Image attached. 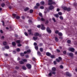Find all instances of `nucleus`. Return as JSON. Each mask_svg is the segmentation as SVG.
Masks as SVG:
<instances>
[{
	"mask_svg": "<svg viewBox=\"0 0 77 77\" xmlns=\"http://www.w3.org/2000/svg\"><path fill=\"white\" fill-rule=\"evenodd\" d=\"M13 16L14 17H16L17 20H18V19H19V18H20V17L19 16H17L16 15V14H13Z\"/></svg>",
	"mask_w": 77,
	"mask_h": 77,
	"instance_id": "f257e3e1",
	"label": "nucleus"
},
{
	"mask_svg": "<svg viewBox=\"0 0 77 77\" xmlns=\"http://www.w3.org/2000/svg\"><path fill=\"white\" fill-rule=\"evenodd\" d=\"M46 30L49 33H51V30H50V28L48 27H47Z\"/></svg>",
	"mask_w": 77,
	"mask_h": 77,
	"instance_id": "f03ea898",
	"label": "nucleus"
},
{
	"mask_svg": "<svg viewBox=\"0 0 77 77\" xmlns=\"http://www.w3.org/2000/svg\"><path fill=\"white\" fill-rule=\"evenodd\" d=\"M69 51H71V52H73V53H74V51H75V49L73 48H70L69 49Z\"/></svg>",
	"mask_w": 77,
	"mask_h": 77,
	"instance_id": "7ed1b4c3",
	"label": "nucleus"
},
{
	"mask_svg": "<svg viewBox=\"0 0 77 77\" xmlns=\"http://www.w3.org/2000/svg\"><path fill=\"white\" fill-rule=\"evenodd\" d=\"M67 55L68 56H69L70 57H73V56H74V54H73V53L72 52L67 54Z\"/></svg>",
	"mask_w": 77,
	"mask_h": 77,
	"instance_id": "20e7f679",
	"label": "nucleus"
},
{
	"mask_svg": "<svg viewBox=\"0 0 77 77\" xmlns=\"http://www.w3.org/2000/svg\"><path fill=\"white\" fill-rule=\"evenodd\" d=\"M26 66L28 69H30L32 68V66L30 64H26Z\"/></svg>",
	"mask_w": 77,
	"mask_h": 77,
	"instance_id": "39448f33",
	"label": "nucleus"
},
{
	"mask_svg": "<svg viewBox=\"0 0 77 77\" xmlns=\"http://www.w3.org/2000/svg\"><path fill=\"white\" fill-rule=\"evenodd\" d=\"M41 29L42 30H45V27H44V26L43 24H41Z\"/></svg>",
	"mask_w": 77,
	"mask_h": 77,
	"instance_id": "423d86ee",
	"label": "nucleus"
},
{
	"mask_svg": "<svg viewBox=\"0 0 77 77\" xmlns=\"http://www.w3.org/2000/svg\"><path fill=\"white\" fill-rule=\"evenodd\" d=\"M49 9L50 10H52V9H54V6L53 5H51L49 7Z\"/></svg>",
	"mask_w": 77,
	"mask_h": 77,
	"instance_id": "0eeeda50",
	"label": "nucleus"
},
{
	"mask_svg": "<svg viewBox=\"0 0 77 77\" xmlns=\"http://www.w3.org/2000/svg\"><path fill=\"white\" fill-rule=\"evenodd\" d=\"M56 4V3L54 2H52L51 3H48V5H55Z\"/></svg>",
	"mask_w": 77,
	"mask_h": 77,
	"instance_id": "6e6552de",
	"label": "nucleus"
},
{
	"mask_svg": "<svg viewBox=\"0 0 77 77\" xmlns=\"http://www.w3.org/2000/svg\"><path fill=\"white\" fill-rule=\"evenodd\" d=\"M52 71H56V68L55 67H53L52 68Z\"/></svg>",
	"mask_w": 77,
	"mask_h": 77,
	"instance_id": "1a4fd4ad",
	"label": "nucleus"
},
{
	"mask_svg": "<svg viewBox=\"0 0 77 77\" xmlns=\"http://www.w3.org/2000/svg\"><path fill=\"white\" fill-rule=\"evenodd\" d=\"M66 75L69 76V77H71V74L69 73V72H67L66 73Z\"/></svg>",
	"mask_w": 77,
	"mask_h": 77,
	"instance_id": "9d476101",
	"label": "nucleus"
},
{
	"mask_svg": "<svg viewBox=\"0 0 77 77\" xmlns=\"http://www.w3.org/2000/svg\"><path fill=\"white\" fill-rule=\"evenodd\" d=\"M46 54L47 56H51V54L49 52H47L46 53Z\"/></svg>",
	"mask_w": 77,
	"mask_h": 77,
	"instance_id": "9b49d317",
	"label": "nucleus"
},
{
	"mask_svg": "<svg viewBox=\"0 0 77 77\" xmlns=\"http://www.w3.org/2000/svg\"><path fill=\"white\" fill-rule=\"evenodd\" d=\"M5 48L6 49H9V46L8 45H6L5 46Z\"/></svg>",
	"mask_w": 77,
	"mask_h": 77,
	"instance_id": "f8f14e48",
	"label": "nucleus"
},
{
	"mask_svg": "<svg viewBox=\"0 0 77 77\" xmlns=\"http://www.w3.org/2000/svg\"><path fill=\"white\" fill-rule=\"evenodd\" d=\"M28 32H29V35H33L32 33V32H31V30H28Z\"/></svg>",
	"mask_w": 77,
	"mask_h": 77,
	"instance_id": "ddd939ff",
	"label": "nucleus"
},
{
	"mask_svg": "<svg viewBox=\"0 0 77 77\" xmlns=\"http://www.w3.org/2000/svg\"><path fill=\"white\" fill-rule=\"evenodd\" d=\"M44 4H45V3L44 1H42L40 2V5H44Z\"/></svg>",
	"mask_w": 77,
	"mask_h": 77,
	"instance_id": "4468645a",
	"label": "nucleus"
},
{
	"mask_svg": "<svg viewBox=\"0 0 77 77\" xmlns=\"http://www.w3.org/2000/svg\"><path fill=\"white\" fill-rule=\"evenodd\" d=\"M39 50L41 51V52H42L44 50V49L42 48H40L39 49Z\"/></svg>",
	"mask_w": 77,
	"mask_h": 77,
	"instance_id": "2eb2a0df",
	"label": "nucleus"
},
{
	"mask_svg": "<svg viewBox=\"0 0 77 77\" xmlns=\"http://www.w3.org/2000/svg\"><path fill=\"white\" fill-rule=\"evenodd\" d=\"M12 45L13 46H15V45H16V43L14 42H12Z\"/></svg>",
	"mask_w": 77,
	"mask_h": 77,
	"instance_id": "dca6fc26",
	"label": "nucleus"
},
{
	"mask_svg": "<svg viewBox=\"0 0 77 77\" xmlns=\"http://www.w3.org/2000/svg\"><path fill=\"white\" fill-rule=\"evenodd\" d=\"M55 41H56V42H57L58 41H59V40L58 39V38H57V37H55Z\"/></svg>",
	"mask_w": 77,
	"mask_h": 77,
	"instance_id": "f3484780",
	"label": "nucleus"
},
{
	"mask_svg": "<svg viewBox=\"0 0 77 77\" xmlns=\"http://www.w3.org/2000/svg\"><path fill=\"white\" fill-rule=\"evenodd\" d=\"M33 39L34 40H36V39H38V37H33Z\"/></svg>",
	"mask_w": 77,
	"mask_h": 77,
	"instance_id": "a211bd4d",
	"label": "nucleus"
},
{
	"mask_svg": "<svg viewBox=\"0 0 77 77\" xmlns=\"http://www.w3.org/2000/svg\"><path fill=\"white\" fill-rule=\"evenodd\" d=\"M39 33L36 32L35 34L34 35L35 36H39Z\"/></svg>",
	"mask_w": 77,
	"mask_h": 77,
	"instance_id": "6ab92c4d",
	"label": "nucleus"
},
{
	"mask_svg": "<svg viewBox=\"0 0 77 77\" xmlns=\"http://www.w3.org/2000/svg\"><path fill=\"white\" fill-rule=\"evenodd\" d=\"M58 35L59 36H62L63 35L62 33L61 32L58 33Z\"/></svg>",
	"mask_w": 77,
	"mask_h": 77,
	"instance_id": "aec40b11",
	"label": "nucleus"
},
{
	"mask_svg": "<svg viewBox=\"0 0 77 77\" xmlns=\"http://www.w3.org/2000/svg\"><path fill=\"white\" fill-rule=\"evenodd\" d=\"M5 6V3H2V4H1V6L2 7V8H4V6Z\"/></svg>",
	"mask_w": 77,
	"mask_h": 77,
	"instance_id": "412c9836",
	"label": "nucleus"
},
{
	"mask_svg": "<svg viewBox=\"0 0 77 77\" xmlns=\"http://www.w3.org/2000/svg\"><path fill=\"white\" fill-rule=\"evenodd\" d=\"M19 63L20 64H24V62L22 61H20Z\"/></svg>",
	"mask_w": 77,
	"mask_h": 77,
	"instance_id": "4be33fe9",
	"label": "nucleus"
},
{
	"mask_svg": "<svg viewBox=\"0 0 77 77\" xmlns=\"http://www.w3.org/2000/svg\"><path fill=\"white\" fill-rule=\"evenodd\" d=\"M22 69L24 70H26V67L24 66H23L22 67Z\"/></svg>",
	"mask_w": 77,
	"mask_h": 77,
	"instance_id": "5701e85b",
	"label": "nucleus"
},
{
	"mask_svg": "<svg viewBox=\"0 0 77 77\" xmlns=\"http://www.w3.org/2000/svg\"><path fill=\"white\" fill-rule=\"evenodd\" d=\"M22 60H23V62H27V60L26 59Z\"/></svg>",
	"mask_w": 77,
	"mask_h": 77,
	"instance_id": "b1692460",
	"label": "nucleus"
},
{
	"mask_svg": "<svg viewBox=\"0 0 77 77\" xmlns=\"http://www.w3.org/2000/svg\"><path fill=\"white\" fill-rule=\"evenodd\" d=\"M39 15L40 17H42V18H43V17L42 16V13H39Z\"/></svg>",
	"mask_w": 77,
	"mask_h": 77,
	"instance_id": "393cba45",
	"label": "nucleus"
},
{
	"mask_svg": "<svg viewBox=\"0 0 77 77\" xmlns=\"http://www.w3.org/2000/svg\"><path fill=\"white\" fill-rule=\"evenodd\" d=\"M16 42L17 43V44H20V40H17L16 41Z\"/></svg>",
	"mask_w": 77,
	"mask_h": 77,
	"instance_id": "a878e982",
	"label": "nucleus"
},
{
	"mask_svg": "<svg viewBox=\"0 0 77 77\" xmlns=\"http://www.w3.org/2000/svg\"><path fill=\"white\" fill-rule=\"evenodd\" d=\"M41 20L42 21H45V19H44L43 18H41Z\"/></svg>",
	"mask_w": 77,
	"mask_h": 77,
	"instance_id": "bb28decb",
	"label": "nucleus"
},
{
	"mask_svg": "<svg viewBox=\"0 0 77 77\" xmlns=\"http://www.w3.org/2000/svg\"><path fill=\"white\" fill-rule=\"evenodd\" d=\"M3 43L4 45H7V42H4Z\"/></svg>",
	"mask_w": 77,
	"mask_h": 77,
	"instance_id": "cd10ccee",
	"label": "nucleus"
},
{
	"mask_svg": "<svg viewBox=\"0 0 77 77\" xmlns=\"http://www.w3.org/2000/svg\"><path fill=\"white\" fill-rule=\"evenodd\" d=\"M29 9V8H26L24 9V11H28Z\"/></svg>",
	"mask_w": 77,
	"mask_h": 77,
	"instance_id": "c85d7f7f",
	"label": "nucleus"
},
{
	"mask_svg": "<svg viewBox=\"0 0 77 77\" xmlns=\"http://www.w3.org/2000/svg\"><path fill=\"white\" fill-rule=\"evenodd\" d=\"M37 54H38V55L40 56V55H41V52L40 51H38L37 52Z\"/></svg>",
	"mask_w": 77,
	"mask_h": 77,
	"instance_id": "c756f323",
	"label": "nucleus"
},
{
	"mask_svg": "<svg viewBox=\"0 0 77 77\" xmlns=\"http://www.w3.org/2000/svg\"><path fill=\"white\" fill-rule=\"evenodd\" d=\"M67 11H71V8H67Z\"/></svg>",
	"mask_w": 77,
	"mask_h": 77,
	"instance_id": "7c9ffc66",
	"label": "nucleus"
},
{
	"mask_svg": "<svg viewBox=\"0 0 77 77\" xmlns=\"http://www.w3.org/2000/svg\"><path fill=\"white\" fill-rule=\"evenodd\" d=\"M20 54L21 56H24V54L23 53H20Z\"/></svg>",
	"mask_w": 77,
	"mask_h": 77,
	"instance_id": "2f4dec72",
	"label": "nucleus"
},
{
	"mask_svg": "<svg viewBox=\"0 0 77 77\" xmlns=\"http://www.w3.org/2000/svg\"><path fill=\"white\" fill-rule=\"evenodd\" d=\"M33 10L32 9H31L30 10V14H32V13H33Z\"/></svg>",
	"mask_w": 77,
	"mask_h": 77,
	"instance_id": "473e14b6",
	"label": "nucleus"
},
{
	"mask_svg": "<svg viewBox=\"0 0 77 77\" xmlns=\"http://www.w3.org/2000/svg\"><path fill=\"white\" fill-rule=\"evenodd\" d=\"M59 18L60 19V20H63V17H62V16H60Z\"/></svg>",
	"mask_w": 77,
	"mask_h": 77,
	"instance_id": "72a5a7b5",
	"label": "nucleus"
},
{
	"mask_svg": "<svg viewBox=\"0 0 77 77\" xmlns=\"http://www.w3.org/2000/svg\"><path fill=\"white\" fill-rule=\"evenodd\" d=\"M55 16L56 17V18H58L59 17V15H58V14H55Z\"/></svg>",
	"mask_w": 77,
	"mask_h": 77,
	"instance_id": "f704fd0d",
	"label": "nucleus"
},
{
	"mask_svg": "<svg viewBox=\"0 0 77 77\" xmlns=\"http://www.w3.org/2000/svg\"><path fill=\"white\" fill-rule=\"evenodd\" d=\"M42 45H43V44L42 43H40L39 44V47H42Z\"/></svg>",
	"mask_w": 77,
	"mask_h": 77,
	"instance_id": "c9c22d12",
	"label": "nucleus"
},
{
	"mask_svg": "<svg viewBox=\"0 0 77 77\" xmlns=\"http://www.w3.org/2000/svg\"><path fill=\"white\" fill-rule=\"evenodd\" d=\"M35 49L36 50H38V47L35 46Z\"/></svg>",
	"mask_w": 77,
	"mask_h": 77,
	"instance_id": "e433bc0d",
	"label": "nucleus"
},
{
	"mask_svg": "<svg viewBox=\"0 0 77 77\" xmlns=\"http://www.w3.org/2000/svg\"><path fill=\"white\" fill-rule=\"evenodd\" d=\"M36 6L38 7V6H40V4H39V3H37L36 4Z\"/></svg>",
	"mask_w": 77,
	"mask_h": 77,
	"instance_id": "4c0bfd02",
	"label": "nucleus"
},
{
	"mask_svg": "<svg viewBox=\"0 0 77 77\" xmlns=\"http://www.w3.org/2000/svg\"><path fill=\"white\" fill-rule=\"evenodd\" d=\"M71 42V41L69 40L67 41V43H68V44H70Z\"/></svg>",
	"mask_w": 77,
	"mask_h": 77,
	"instance_id": "58836bf2",
	"label": "nucleus"
},
{
	"mask_svg": "<svg viewBox=\"0 0 77 77\" xmlns=\"http://www.w3.org/2000/svg\"><path fill=\"white\" fill-rule=\"evenodd\" d=\"M27 53H30L31 52V50L30 49H29L28 50L26 51Z\"/></svg>",
	"mask_w": 77,
	"mask_h": 77,
	"instance_id": "ea45409f",
	"label": "nucleus"
},
{
	"mask_svg": "<svg viewBox=\"0 0 77 77\" xmlns=\"http://www.w3.org/2000/svg\"><path fill=\"white\" fill-rule=\"evenodd\" d=\"M59 33V31L58 30H56L55 32V33H56V34H57Z\"/></svg>",
	"mask_w": 77,
	"mask_h": 77,
	"instance_id": "a19ab883",
	"label": "nucleus"
},
{
	"mask_svg": "<svg viewBox=\"0 0 77 77\" xmlns=\"http://www.w3.org/2000/svg\"><path fill=\"white\" fill-rule=\"evenodd\" d=\"M52 74H54V75H55L56 74V72L55 71L52 72Z\"/></svg>",
	"mask_w": 77,
	"mask_h": 77,
	"instance_id": "79ce46f5",
	"label": "nucleus"
},
{
	"mask_svg": "<svg viewBox=\"0 0 77 77\" xmlns=\"http://www.w3.org/2000/svg\"><path fill=\"white\" fill-rule=\"evenodd\" d=\"M58 14L59 15H62V13L61 12H59L58 13Z\"/></svg>",
	"mask_w": 77,
	"mask_h": 77,
	"instance_id": "37998d69",
	"label": "nucleus"
},
{
	"mask_svg": "<svg viewBox=\"0 0 77 77\" xmlns=\"http://www.w3.org/2000/svg\"><path fill=\"white\" fill-rule=\"evenodd\" d=\"M52 75V74L51 73V72H50L48 75H49V76H51Z\"/></svg>",
	"mask_w": 77,
	"mask_h": 77,
	"instance_id": "c03bdc74",
	"label": "nucleus"
},
{
	"mask_svg": "<svg viewBox=\"0 0 77 77\" xmlns=\"http://www.w3.org/2000/svg\"><path fill=\"white\" fill-rule=\"evenodd\" d=\"M63 9L64 10H65V11H66L67 9V8H66V7H64L63 8Z\"/></svg>",
	"mask_w": 77,
	"mask_h": 77,
	"instance_id": "a18cd8bd",
	"label": "nucleus"
},
{
	"mask_svg": "<svg viewBox=\"0 0 77 77\" xmlns=\"http://www.w3.org/2000/svg\"><path fill=\"white\" fill-rule=\"evenodd\" d=\"M40 8L41 9H44V7L43 6H42L40 7Z\"/></svg>",
	"mask_w": 77,
	"mask_h": 77,
	"instance_id": "49530a36",
	"label": "nucleus"
},
{
	"mask_svg": "<svg viewBox=\"0 0 77 77\" xmlns=\"http://www.w3.org/2000/svg\"><path fill=\"white\" fill-rule=\"evenodd\" d=\"M13 8L12 6H10L9 7V8L10 9H12V8Z\"/></svg>",
	"mask_w": 77,
	"mask_h": 77,
	"instance_id": "de8ad7c7",
	"label": "nucleus"
},
{
	"mask_svg": "<svg viewBox=\"0 0 77 77\" xmlns=\"http://www.w3.org/2000/svg\"><path fill=\"white\" fill-rule=\"evenodd\" d=\"M56 60L57 62H60V60H59L57 58L56 59Z\"/></svg>",
	"mask_w": 77,
	"mask_h": 77,
	"instance_id": "09e8293b",
	"label": "nucleus"
},
{
	"mask_svg": "<svg viewBox=\"0 0 77 77\" xmlns=\"http://www.w3.org/2000/svg\"><path fill=\"white\" fill-rule=\"evenodd\" d=\"M54 65H56V64H57V62L56 61H54Z\"/></svg>",
	"mask_w": 77,
	"mask_h": 77,
	"instance_id": "8fccbe9b",
	"label": "nucleus"
},
{
	"mask_svg": "<svg viewBox=\"0 0 77 77\" xmlns=\"http://www.w3.org/2000/svg\"><path fill=\"white\" fill-rule=\"evenodd\" d=\"M16 50L17 51H20V49L19 48H18Z\"/></svg>",
	"mask_w": 77,
	"mask_h": 77,
	"instance_id": "3c124183",
	"label": "nucleus"
},
{
	"mask_svg": "<svg viewBox=\"0 0 77 77\" xmlns=\"http://www.w3.org/2000/svg\"><path fill=\"white\" fill-rule=\"evenodd\" d=\"M51 58H52V59H53V58H54V56L53 55H51Z\"/></svg>",
	"mask_w": 77,
	"mask_h": 77,
	"instance_id": "603ef678",
	"label": "nucleus"
},
{
	"mask_svg": "<svg viewBox=\"0 0 77 77\" xmlns=\"http://www.w3.org/2000/svg\"><path fill=\"white\" fill-rule=\"evenodd\" d=\"M60 67L61 69H63V66H62V65L60 66Z\"/></svg>",
	"mask_w": 77,
	"mask_h": 77,
	"instance_id": "864d4df0",
	"label": "nucleus"
},
{
	"mask_svg": "<svg viewBox=\"0 0 77 77\" xmlns=\"http://www.w3.org/2000/svg\"><path fill=\"white\" fill-rule=\"evenodd\" d=\"M22 45L20 44V43H19V44L17 45V46H18V47H21V46Z\"/></svg>",
	"mask_w": 77,
	"mask_h": 77,
	"instance_id": "5fc2aeb1",
	"label": "nucleus"
},
{
	"mask_svg": "<svg viewBox=\"0 0 77 77\" xmlns=\"http://www.w3.org/2000/svg\"><path fill=\"white\" fill-rule=\"evenodd\" d=\"M52 20H53V21H54V22H56V19H55V18H52Z\"/></svg>",
	"mask_w": 77,
	"mask_h": 77,
	"instance_id": "6e6d98bb",
	"label": "nucleus"
},
{
	"mask_svg": "<svg viewBox=\"0 0 77 77\" xmlns=\"http://www.w3.org/2000/svg\"><path fill=\"white\" fill-rule=\"evenodd\" d=\"M15 68L16 69H19V67L16 66V67H15Z\"/></svg>",
	"mask_w": 77,
	"mask_h": 77,
	"instance_id": "4d7b16f0",
	"label": "nucleus"
},
{
	"mask_svg": "<svg viewBox=\"0 0 77 77\" xmlns=\"http://www.w3.org/2000/svg\"><path fill=\"white\" fill-rule=\"evenodd\" d=\"M34 8L35 9H38V6H35L34 7Z\"/></svg>",
	"mask_w": 77,
	"mask_h": 77,
	"instance_id": "13d9d810",
	"label": "nucleus"
},
{
	"mask_svg": "<svg viewBox=\"0 0 77 77\" xmlns=\"http://www.w3.org/2000/svg\"><path fill=\"white\" fill-rule=\"evenodd\" d=\"M63 53L64 54H66V51H63Z\"/></svg>",
	"mask_w": 77,
	"mask_h": 77,
	"instance_id": "bf43d9fd",
	"label": "nucleus"
},
{
	"mask_svg": "<svg viewBox=\"0 0 77 77\" xmlns=\"http://www.w3.org/2000/svg\"><path fill=\"white\" fill-rule=\"evenodd\" d=\"M58 59H59L60 60H62V58H61V57H59Z\"/></svg>",
	"mask_w": 77,
	"mask_h": 77,
	"instance_id": "052dcab7",
	"label": "nucleus"
},
{
	"mask_svg": "<svg viewBox=\"0 0 77 77\" xmlns=\"http://www.w3.org/2000/svg\"><path fill=\"white\" fill-rule=\"evenodd\" d=\"M37 27H38V28H40V27H41V25H37Z\"/></svg>",
	"mask_w": 77,
	"mask_h": 77,
	"instance_id": "680f3d73",
	"label": "nucleus"
},
{
	"mask_svg": "<svg viewBox=\"0 0 77 77\" xmlns=\"http://www.w3.org/2000/svg\"><path fill=\"white\" fill-rule=\"evenodd\" d=\"M34 45H35V46L37 45V43L36 42H34Z\"/></svg>",
	"mask_w": 77,
	"mask_h": 77,
	"instance_id": "e2e57ef3",
	"label": "nucleus"
},
{
	"mask_svg": "<svg viewBox=\"0 0 77 77\" xmlns=\"http://www.w3.org/2000/svg\"><path fill=\"white\" fill-rule=\"evenodd\" d=\"M24 34H25V35H26V36H28V34H27V32H25L24 33Z\"/></svg>",
	"mask_w": 77,
	"mask_h": 77,
	"instance_id": "0e129e2a",
	"label": "nucleus"
},
{
	"mask_svg": "<svg viewBox=\"0 0 77 77\" xmlns=\"http://www.w3.org/2000/svg\"><path fill=\"white\" fill-rule=\"evenodd\" d=\"M28 21L29 23H32V20H29Z\"/></svg>",
	"mask_w": 77,
	"mask_h": 77,
	"instance_id": "69168bd1",
	"label": "nucleus"
},
{
	"mask_svg": "<svg viewBox=\"0 0 77 77\" xmlns=\"http://www.w3.org/2000/svg\"><path fill=\"white\" fill-rule=\"evenodd\" d=\"M25 57H26V58H29V56L28 55H26L25 56Z\"/></svg>",
	"mask_w": 77,
	"mask_h": 77,
	"instance_id": "338daca9",
	"label": "nucleus"
},
{
	"mask_svg": "<svg viewBox=\"0 0 77 77\" xmlns=\"http://www.w3.org/2000/svg\"><path fill=\"white\" fill-rule=\"evenodd\" d=\"M74 44L75 45H77V42H74Z\"/></svg>",
	"mask_w": 77,
	"mask_h": 77,
	"instance_id": "774afa93",
	"label": "nucleus"
}]
</instances>
